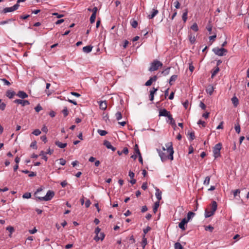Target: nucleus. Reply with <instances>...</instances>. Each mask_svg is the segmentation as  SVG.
I'll list each match as a JSON object with an SVG mask.
<instances>
[{"label":"nucleus","mask_w":249,"mask_h":249,"mask_svg":"<svg viewBox=\"0 0 249 249\" xmlns=\"http://www.w3.org/2000/svg\"><path fill=\"white\" fill-rule=\"evenodd\" d=\"M199 107L203 110H205L206 107V105L202 102H200Z\"/></svg>","instance_id":"58"},{"label":"nucleus","mask_w":249,"mask_h":249,"mask_svg":"<svg viewBox=\"0 0 249 249\" xmlns=\"http://www.w3.org/2000/svg\"><path fill=\"white\" fill-rule=\"evenodd\" d=\"M30 147L33 148L34 149H36L37 148V146L36 145V141L33 142L30 145Z\"/></svg>","instance_id":"48"},{"label":"nucleus","mask_w":249,"mask_h":249,"mask_svg":"<svg viewBox=\"0 0 249 249\" xmlns=\"http://www.w3.org/2000/svg\"><path fill=\"white\" fill-rule=\"evenodd\" d=\"M96 18V15L94 14H92L90 18V22L91 23H93L95 22Z\"/></svg>","instance_id":"40"},{"label":"nucleus","mask_w":249,"mask_h":249,"mask_svg":"<svg viewBox=\"0 0 249 249\" xmlns=\"http://www.w3.org/2000/svg\"><path fill=\"white\" fill-rule=\"evenodd\" d=\"M198 124H202L203 127H205L206 125V123L204 121H202L201 120H199L197 122Z\"/></svg>","instance_id":"59"},{"label":"nucleus","mask_w":249,"mask_h":249,"mask_svg":"<svg viewBox=\"0 0 249 249\" xmlns=\"http://www.w3.org/2000/svg\"><path fill=\"white\" fill-rule=\"evenodd\" d=\"M91 204L90 201L89 199H87L85 202V206L86 208H89Z\"/></svg>","instance_id":"57"},{"label":"nucleus","mask_w":249,"mask_h":249,"mask_svg":"<svg viewBox=\"0 0 249 249\" xmlns=\"http://www.w3.org/2000/svg\"><path fill=\"white\" fill-rule=\"evenodd\" d=\"M158 77L156 75H154L153 77L150 78V79L147 81L145 83V86H150L152 85L153 82H155L157 81Z\"/></svg>","instance_id":"9"},{"label":"nucleus","mask_w":249,"mask_h":249,"mask_svg":"<svg viewBox=\"0 0 249 249\" xmlns=\"http://www.w3.org/2000/svg\"><path fill=\"white\" fill-rule=\"evenodd\" d=\"M98 133L102 136H105L107 133V131L100 129L98 130Z\"/></svg>","instance_id":"35"},{"label":"nucleus","mask_w":249,"mask_h":249,"mask_svg":"<svg viewBox=\"0 0 249 249\" xmlns=\"http://www.w3.org/2000/svg\"><path fill=\"white\" fill-rule=\"evenodd\" d=\"M46 154H45V152L43 151H41L39 154V156H42V159L46 161H47L48 158L46 156Z\"/></svg>","instance_id":"31"},{"label":"nucleus","mask_w":249,"mask_h":249,"mask_svg":"<svg viewBox=\"0 0 249 249\" xmlns=\"http://www.w3.org/2000/svg\"><path fill=\"white\" fill-rule=\"evenodd\" d=\"M212 206H211V211L213 212V213L216 211L217 208V205L215 201H213L212 202Z\"/></svg>","instance_id":"17"},{"label":"nucleus","mask_w":249,"mask_h":249,"mask_svg":"<svg viewBox=\"0 0 249 249\" xmlns=\"http://www.w3.org/2000/svg\"><path fill=\"white\" fill-rule=\"evenodd\" d=\"M166 148L162 147V150L157 149L159 155L162 162H164L167 160H173L174 157L173 154L174 153L173 144L172 142H169L165 144Z\"/></svg>","instance_id":"1"},{"label":"nucleus","mask_w":249,"mask_h":249,"mask_svg":"<svg viewBox=\"0 0 249 249\" xmlns=\"http://www.w3.org/2000/svg\"><path fill=\"white\" fill-rule=\"evenodd\" d=\"M134 150L136 152V153L137 154V155L139 156H140L141 155V152H140V151L139 149V147H138V144H135V146H134Z\"/></svg>","instance_id":"28"},{"label":"nucleus","mask_w":249,"mask_h":249,"mask_svg":"<svg viewBox=\"0 0 249 249\" xmlns=\"http://www.w3.org/2000/svg\"><path fill=\"white\" fill-rule=\"evenodd\" d=\"M188 135L190 136V140L191 141H192L195 139V133L194 132H190L188 134Z\"/></svg>","instance_id":"47"},{"label":"nucleus","mask_w":249,"mask_h":249,"mask_svg":"<svg viewBox=\"0 0 249 249\" xmlns=\"http://www.w3.org/2000/svg\"><path fill=\"white\" fill-rule=\"evenodd\" d=\"M41 133V131L39 129H35L33 132L32 134L36 136H38Z\"/></svg>","instance_id":"46"},{"label":"nucleus","mask_w":249,"mask_h":249,"mask_svg":"<svg viewBox=\"0 0 249 249\" xmlns=\"http://www.w3.org/2000/svg\"><path fill=\"white\" fill-rule=\"evenodd\" d=\"M104 145L108 149L111 147L112 145L111 143L108 141H105L104 142Z\"/></svg>","instance_id":"33"},{"label":"nucleus","mask_w":249,"mask_h":249,"mask_svg":"<svg viewBox=\"0 0 249 249\" xmlns=\"http://www.w3.org/2000/svg\"><path fill=\"white\" fill-rule=\"evenodd\" d=\"M157 90V88H153L150 91V93L154 95Z\"/></svg>","instance_id":"61"},{"label":"nucleus","mask_w":249,"mask_h":249,"mask_svg":"<svg viewBox=\"0 0 249 249\" xmlns=\"http://www.w3.org/2000/svg\"><path fill=\"white\" fill-rule=\"evenodd\" d=\"M15 94L16 93L14 91L9 90L6 92V96L10 99L12 98Z\"/></svg>","instance_id":"19"},{"label":"nucleus","mask_w":249,"mask_h":249,"mask_svg":"<svg viewBox=\"0 0 249 249\" xmlns=\"http://www.w3.org/2000/svg\"><path fill=\"white\" fill-rule=\"evenodd\" d=\"M189 40H190V42L191 43V44L194 43L196 41L195 36H193L191 34H190V35H189Z\"/></svg>","instance_id":"29"},{"label":"nucleus","mask_w":249,"mask_h":249,"mask_svg":"<svg viewBox=\"0 0 249 249\" xmlns=\"http://www.w3.org/2000/svg\"><path fill=\"white\" fill-rule=\"evenodd\" d=\"M6 230L8 231L10 233H12L14 231V228L11 226L7 227L6 228Z\"/></svg>","instance_id":"54"},{"label":"nucleus","mask_w":249,"mask_h":249,"mask_svg":"<svg viewBox=\"0 0 249 249\" xmlns=\"http://www.w3.org/2000/svg\"><path fill=\"white\" fill-rule=\"evenodd\" d=\"M219 71V68H218V67L216 66L214 70L212 73V76H211L212 78H213L218 73V72Z\"/></svg>","instance_id":"27"},{"label":"nucleus","mask_w":249,"mask_h":249,"mask_svg":"<svg viewBox=\"0 0 249 249\" xmlns=\"http://www.w3.org/2000/svg\"><path fill=\"white\" fill-rule=\"evenodd\" d=\"M207 30L209 32V33L211 34V32H212V26L211 24H209L207 26Z\"/></svg>","instance_id":"62"},{"label":"nucleus","mask_w":249,"mask_h":249,"mask_svg":"<svg viewBox=\"0 0 249 249\" xmlns=\"http://www.w3.org/2000/svg\"><path fill=\"white\" fill-rule=\"evenodd\" d=\"M187 14H188V10L186 9L185 12H184L182 14V20L184 22H185L187 19Z\"/></svg>","instance_id":"25"},{"label":"nucleus","mask_w":249,"mask_h":249,"mask_svg":"<svg viewBox=\"0 0 249 249\" xmlns=\"http://www.w3.org/2000/svg\"><path fill=\"white\" fill-rule=\"evenodd\" d=\"M105 234L103 232H101V233H100V235H98V236L96 235L94 237V239L96 241H98L99 240H101V241H102V240H104V239L105 238Z\"/></svg>","instance_id":"13"},{"label":"nucleus","mask_w":249,"mask_h":249,"mask_svg":"<svg viewBox=\"0 0 249 249\" xmlns=\"http://www.w3.org/2000/svg\"><path fill=\"white\" fill-rule=\"evenodd\" d=\"M195 215V213L192 212H189L187 214V219H188V221L190 220V219L191 218V217Z\"/></svg>","instance_id":"49"},{"label":"nucleus","mask_w":249,"mask_h":249,"mask_svg":"<svg viewBox=\"0 0 249 249\" xmlns=\"http://www.w3.org/2000/svg\"><path fill=\"white\" fill-rule=\"evenodd\" d=\"M62 113H63L65 117H66L67 116H68V115L69 114V112L68 110V108L66 107H64V108L62 110Z\"/></svg>","instance_id":"41"},{"label":"nucleus","mask_w":249,"mask_h":249,"mask_svg":"<svg viewBox=\"0 0 249 249\" xmlns=\"http://www.w3.org/2000/svg\"><path fill=\"white\" fill-rule=\"evenodd\" d=\"M206 92L210 95H212L213 91V87L212 85H209L206 88Z\"/></svg>","instance_id":"18"},{"label":"nucleus","mask_w":249,"mask_h":249,"mask_svg":"<svg viewBox=\"0 0 249 249\" xmlns=\"http://www.w3.org/2000/svg\"><path fill=\"white\" fill-rule=\"evenodd\" d=\"M205 230L206 231H210L211 232H212L213 230V227L211 225H209L205 227Z\"/></svg>","instance_id":"50"},{"label":"nucleus","mask_w":249,"mask_h":249,"mask_svg":"<svg viewBox=\"0 0 249 249\" xmlns=\"http://www.w3.org/2000/svg\"><path fill=\"white\" fill-rule=\"evenodd\" d=\"M235 130L238 134L240 133V126L238 123L235 124Z\"/></svg>","instance_id":"26"},{"label":"nucleus","mask_w":249,"mask_h":249,"mask_svg":"<svg viewBox=\"0 0 249 249\" xmlns=\"http://www.w3.org/2000/svg\"><path fill=\"white\" fill-rule=\"evenodd\" d=\"M60 160V164L62 165H64L66 164V160L61 158L59 160Z\"/></svg>","instance_id":"63"},{"label":"nucleus","mask_w":249,"mask_h":249,"mask_svg":"<svg viewBox=\"0 0 249 249\" xmlns=\"http://www.w3.org/2000/svg\"><path fill=\"white\" fill-rule=\"evenodd\" d=\"M31 197V194L30 193H26L22 196V197L24 198H30Z\"/></svg>","instance_id":"44"},{"label":"nucleus","mask_w":249,"mask_h":249,"mask_svg":"<svg viewBox=\"0 0 249 249\" xmlns=\"http://www.w3.org/2000/svg\"><path fill=\"white\" fill-rule=\"evenodd\" d=\"M160 205V202L157 201L155 203L154 206L153 207V211L154 213H156L158 211V208Z\"/></svg>","instance_id":"23"},{"label":"nucleus","mask_w":249,"mask_h":249,"mask_svg":"<svg viewBox=\"0 0 249 249\" xmlns=\"http://www.w3.org/2000/svg\"><path fill=\"white\" fill-rule=\"evenodd\" d=\"M19 4L16 3L13 6L11 7H6L3 9V12L4 13H6L8 12H11L14 11L18 9L19 7Z\"/></svg>","instance_id":"6"},{"label":"nucleus","mask_w":249,"mask_h":249,"mask_svg":"<svg viewBox=\"0 0 249 249\" xmlns=\"http://www.w3.org/2000/svg\"><path fill=\"white\" fill-rule=\"evenodd\" d=\"M175 249H182V246L178 242H177L175 244Z\"/></svg>","instance_id":"36"},{"label":"nucleus","mask_w":249,"mask_h":249,"mask_svg":"<svg viewBox=\"0 0 249 249\" xmlns=\"http://www.w3.org/2000/svg\"><path fill=\"white\" fill-rule=\"evenodd\" d=\"M231 101L235 107H236L239 104V100L236 96H233L231 98Z\"/></svg>","instance_id":"20"},{"label":"nucleus","mask_w":249,"mask_h":249,"mask_svg":"<svg viewBox=\"0 0 249 249\" xmlns=\"http://www.w3.org/2000/svg\"><path fill=\"white\" fill-rule=\"evenodd\" d=\"M151 230V228L149 226H147L146 228L143 229V231L144 234H146L149 231Z\"/></svg>","instance_id":"55"},{"label":"nucleus","mask_w":249,"mask_h":249,"mask_svg":"<svg viewBox=\"0 0 249 249\" xmlns=\"http://www.w3.org/2000/svg\"><path fill=\"white\" fill-rule=\"evenodd\" d=\"M14 102L18 104H20L23 107L30 105V102L28 100H25L16 99Z\"/></svg>","instance_id":"7"},{"label":"nucleus","mask_w":249,"mask_h":249,"mask_svg":"<svg viewBox=\"0 0 249 249\" xmlns=\"http://www.w3.org/2000/svg\"><path fill=\"white\" fill-rule=\"evenodd\" d=\"M171 69V67H168L167 69H165L164 71H162V73L164 75H167L169 74L170 73V70Z\"/></svg>","instance_id":"38"},{"label":"nucleus","mask_w":249,"mask_h":249,"mask_svg":"<svg viewBox=\"0 0 249 249\" xmlns=\"http://www.w3.org/2000/svg\"><path fill=\"white\" fill-rule=\"evenodd\" d=\"M35 109L36 112H39L40 110L42 109V107L40 105V104H38L36 107L35 108Z\"/></svg>","instance_id":"45"},{"label":"nucleus","mask_w":249,"mask_h":249,"mask_svg":"<svg viewBox=\"0 0 249 249\" xmlns=\"http://www.w3.org/2000/svg\"><path fill=\"white\" fill-rule=\"evenodd\" d=\"M210 177L207 176L205 178V179L204 181L203 184L204 185H208L210 183Z\"/></svg>","instance_id":"37"},{"label":"nucleus","mask_w":249,"mask_h":249,"mask_svg":"<svg viewBox=\"0 0 249 249\" xmlns=\"http://www.w3.org/2000/svg\"><path fill=\"white\" fill-rule=\"evenodd\" d=\"M174 4L175 7H176V9L179 8L180 3L178 1L176 0V1L174 2Z\"/></svg>","instance_id":"53"},{"label":"nucleus","mask_w":249,"mask_h":249,"mask_svg":"<svg viewBox=\"0 0 249 249\" xmlns=\"http://www.w3.org/2000/svg\"><path fill=\"white\" fill-rule=\"evenodd\" d=\"M178 78L177 75H173L170 78L169 83L170 85H172L173 84V82H175Z\"/></svg>","instance_id":"22"},{"label":"nucleus","mask_w":249,"mask_h":249,"mask_svg":"<svg viewBox=\"0 0 249 249\" xmlns=\"http://www.w3.org/2000/svg\"><path fill=\"white\" fill-rule=\"evenodd\" d=\"M168 118L170 121V124L172 125H176L175 121L174 120V119L173 118L171 114L168 116Z\"/></svg>","instance_id":"30"},{"label":"nucleus","mask_w":249,"mask_h":249,"mask_svg":"<svg viewBox=\"0 0 249 249\" xmlns=\"http://www.w3.org/2000/svg\"><path fill=\"white\" fill-rule=\"evenodd\" d=\"M214 53L218 56H223L225 55V53L227 52V50L223 48H214L213 49Z\"/></svg>","instance_id":"5"},{"label":"nucleus","mask_w":249,"mask_h":249,"mask_svg":"<svg viewBox=\"0 0 249 249\" xmlns=\"http://www.w3.org/2000/svg\"><path fill=\"white\" fill-rule=\"evenodd\" d=\"M162 192L158 188H156L155 196L158 199L157 201H159L161 199Z\"/></svg>","instance_id":"12"},{"label":"nucleus","mask_w":249,"mask_h":249,"mask_svg":"<svg viewBox=\"0 0 249 249\" xmlns=\"http://www.w3.org/2000/svg\"><path fill=\"white\" fill-rule=\"evenodd\" d=\"M53 15L56 16L57 18H61L64 17V15L62 14H59L57 13H53Z\"/></svg>","instance_id":"56"},{"label":"nucleus","mask_w":249,"mask_h":249,"mask_svg":"<svg viewBox=\"0 0 249 249\" xmlns=\"http://www.w3.org/2000/svg\"><path fill=\"white\" fill-rule=\"evenodd\" d=\"M170 112L167 111L166 109H160L159 112V116H165L168 117V116L170 114Z\"/></svg>","instance_id":"10"},{"label":"nucleus","mask_w":249,"mask_h":249,"mask_svg":"<svg viewBox=\"0 0 249 249\" xmlns=\"http://www.w3.org/2000/svg\"><path fill=\"white\" fill-rule=\"evenodd\" d=\"M54 196V192L52 190H49L46 196L43 197L36 196L39 201H49L51 200Z\"/></svg>","instance_id":"3"},{"label":"nucleus","mask_w":249,"mask_h":249,"mask_svg":"<svg viewBox=\"0 0 249 249\" xmlns=\"http://www.w3.org/2000/svg\"><path fill=\"white\" fill-rule=\"evenodd\" d=\"M191 28L195 32H197L198 30V27L196 23H194L191 27Z\"/></svg>","instance_id":"32"},{"label":"nucleus","mask_w":249,"mask_h":249,"mask_svg":"<svg viewBox=\"0 0 249 249\" xmlns=\"http://www.w3.org/2000/svg\"><path fill=\"white\" fill-rule=\"evenodd\" d=\"M222 148V144L221 143H218L215 145L213 149V156L215 158H217L220 156V150Z\"/></svg>","instance_id":"4"},{"label":"nucleus","mask_w":249,"mask_h":249,"mask_svg":"<svg viewBox=\"0 0 249 249\" xmlns=\"http://www.w3.org/2000/svg\"><path fill=\"white\" fill-rule=\"evenodd\" d=\"M15 19H13V18H10V19H8L6 20H4V21H0V25H3V24H6V23H8L9 22L11 21H14Z\"/></svg>","instance_id":"39"},{"label":"nucleus","mask_w":249,"mask_h":249,"mask_svg":"<svg viewBox=\"0 0 249 249\" xmlns=\"http://www.w3.org/2000/svg\"><path fill=\"white\" fill-rule=\"evenodd\" d=\"M99 103V107L102 110H106L107 107V104L106 101H100Z\"/></svg>","instance_id":"14"},{"label":"nucleus","mask_w":249,"mask_h":249,"mask_svg":"<svg viewBox=\"0 0 249 249\" xmlns=\"http://www.w3.org/2000/svg\"><path fill=\"white\" fill-rule=\"evenodd\" d=\"M0 80L2 81L4 85L9 86L11 83L5 78L0 79Z\"/></svg>","instance_id":"43"},{"label":"nucleus","mask_w":249,"mask_h":249,"mask_svg":"<svg viewBox=\"0 0 249 249\" xmlns=\"http://www.w3.org/2000/svg\"><path fill=\"white\" fill-rule=\"evenodd\" d=\"M162 66V63L158 60H154L151 63L148 70L150 71H153L158 70L159 67Z\"/></svg>","instance_id":"2"},{"label":"nucleus","mask_w":249,"mask_h":249,"mask_svg":"<svg viewBox=\"0 0 249 249\" xmlns=\"http://www.w3.org/2000/svg\"><path fill=\"white\" fill-rule=\"evenodd\" d=\"M30 17V15H21L20 16V19H26L27 18H28L29 17Z\"/></svg>","instance_id":"60"},{"label":"nucleus","mask_w":249,"mask_h":249,"mask_svg":"<svg viewBox=\"0 0 249 249\" xmlns=\"http://www.w3.org/2000/svg\"><path fill=\"white\" fill-rule=\"evenodd\" d=\"M214 213H213L211 211H209L206 209L205 212V217L208 218L213 215Z\"/></svg>","instance_id":"24"},{"label":"nucleus","mask_w":249,"mask_h":249,"mask_svg":"<svg viewBox=\"0 0 249 249\" xmlns=\"http://www.w3.org/2000/svg\"><path fill=\"white\" fill-rule=\"evenodd\" d=\"M159 11L157 9H153L151 15H148V17L149 19L153 18L158 13Z\"/></svg>","instance_id":"21"},{"label":"nucleus","mask_w":249,"mask_h":249,"mask_svg":"<svg viewBox=\"0 0 249 249\" xmlns=\"http://www.w3.org/2000/svg\"><path fill=\"white\" fill-rule=\"evenodd\" d=\"M115 117L117 120L118 121L120 120L122 118V115L121 112L118 111L117 112H116L115 114Z\"/></svg>","instance_id":"34"},{"label":"nucleus","mask_w":249,"mask_h":249,"mask_svg":"<svg viewBox=\"0 0 249 249\" xmlns=\"http://www.w3.org/2000/svg\"><path fill=\"white\" fill-rule=\"evenodd\" d=\"M188 222V219H187L186 218H184L179 223L178 227L180 229L182 230H185V225Z\"/></svg>","instance_id":"8"},{"label":"nucleus","mask_w":249,"mask_h":249,"mask_svg":"<svg viewBox=\"0 0 249 249\" xmlns=\"http://www.w3.org/2000/svg\"><path fill=\"white\" fill-rule=\"evenodd\" d=\"M131 25L132 27L136 28L138 25V22L135 20H133L131 22Z\"/></svg>","instance_id":"42"},{"label":"nucleus","mask_w":249,"mask_h":249,"mask_svg":"<svg viewBox=\"0 0 249 249\" xmlns=\"http://www.w3.org/2000/svg\"><path fill=\"white\" fill-rule=\"evenodd\" d=\"M92 46L91 45H88L85 46L83 48V51L86 53H89L92 50Z\"/></svg>","instance_id":"15"},{"label":"nucleus","mask_w":249,"mask_h":249,"mask_svg":"<svg viewBox=\"0 0 249 249\" xmlns=\"http://www.w3.org/2000/svg\"><path fill=\"white\" fill-rule=\"evenodd\" d=\"M147 211V207L146 206H143L141 209L142 213H144Z\"/></svg>","instance_id":"64"},{"label":"nucleus","mask_w":249,"mask_h":249,"mask_svg":"<svg viewBox=\"0 0 249 249\" xmlns=\"http://www.w3.org/2000/svg\"><path fill=\"white\" fill-rule=\"evenodd\" d=\"M5 106L6 105L3 103H1V100L0 99V109L3 110L5 108Z\"/></svg>","instance_id":"51"},{"label":"nucleus","mask_w":249,"mask_h":249,"mask_svg":"<svg viewBox=\"0 0 249 249\" xmlns=\"http://www.w3.org/2000/svg\"><path fill=\"white\" fill-rule=\"evenodd\" d=\"M55 144L56 145L61 148H65L67 145V143H62L59 141H56L55 142Z\"/></svg>","instance_id":"16"},{"label":"nucleus","mask_w":249,"mask_h":249,"mask_svg":"<svg viewBox=\"0 0 249 249\" xmlns=\"http://www.w3.org/2000/svg\"><path fill=\"white\" fill-rule=\"evenodd\" d=\"M233 193L234 197L235 198L237 196V194H238L240 193V191L239 189H236V190H234L233 191Z\"/></svg>","instance_id":"52"},{"label":"nucleus","mask_w":249,"mask_h":249,"mask_svg":"<svg viewBox=\"0 0 249 249\" xmlns=\"http://www.w3.org/2000/svg\"><path fill=\"white\" fill-rule=\"evenodd\" d=\"M17 96L21 99H25L28 97L27 94L23 91L19 90L17 94Z\"/></svg>","instance_id":"11"}]
</instances>
